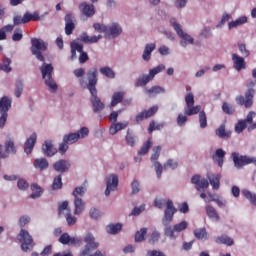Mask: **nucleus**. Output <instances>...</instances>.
<instances>
[{
  "instance_id": "f257e3e1",
  "label": "nucleus",
  "mask_w": 256,
  "mask_h": 256,
  "mask_svg": "<svg viewBox=\"0 0 256 256\" xmlns=\"http://www.w3.org/2000/svg\"><path fill=\"white\" fill-rule=\"evenodd\" d=\"M186 108L184 109V114H179L177 117V125L183 127L187 123V116L192 117V115H197L201 111V105H195V96L193 93L189 92L185 96Z\"/></svg>"
},
{
  "instance_id": "f03ea898",
  "label": "nucleus",
  "mask_w": 256,
  "mask_h": 256,
  "mask_svg": "<svg viewBox=\"0 0 256 256\" xmlns=\"http://www.w3.org/2000/svg\"><path fill=\"white\" fill-rule=\"evenodd\" d=\"M165 205L166 208L164 210L162 224L165 227H169V225H171V223L173 222V217L175 216V213H177V208H175V205H173V201L171 200H165L163 198H156L154 200V207H157V209H163Z\"/></svg>"
},
{
  "instance_id": "7ed1b4c3",
  "label": "nucleus",
  "mask_w": 256,
  "mask_h": 256,
  "mask_svg": "<svg viewBox=\"0 0 256 256\" xmlns=\"http://www.w3.org/2000/svg\"><path fill=\"white\" fill-rule=\"evenodd\" d=\"M42 73V79L45 82V85L49 87L50 91H57V83L53 80V64L43 63L40 67Z\"/></svg>"
},
{
  "instance_id": "20e7f679",
  "label": "nucleus",
  "mask_w": 256,
  "mask_h": 256,
  "mask_svg": "<svg viewBox=\"0 0 256 256\" xmlns=\"http://www.w3.org/2000/svg\"><path fill=\"white\" fill-rule=\"evenodd\" d=\"M171 25L173 29L176 31L178 37L180 38V46L183 47V49H187L189 45H195V38L191 36V34L183 31V26L179 24L178 22H171Z\"/></svg>"
},
{
  "instance_id": "39448f33",
  "label": "nucleus",
  "mask_w": 256,
  "mask_h": 256,
  "mask_svg": "<svg viewBox=\"0 0 256 256\" xmlns=\"http://www.w3.org/2000/svg\"><path fill=\"white\" fill-rule=\"evenodd\" d=\"M18 241L21 243V250L27 253L28 251H33L35 247V242L33 241V236L25 229H21L17 236Z\"/></svg>"
},
{
  "instance_id": "423d86ee",
  "label": "nucleus",
  "mask_w": 256,
  "mask_h": 256,
  "mask_svg": "<svg viewBox=\"0 0 256 256\" xmlns=\"http://www.w3.org/2000/svg\"><path fill=\"white\" fill-rule=\"evenodd\" d=\"M231 159L233 160L234 167H236V169H243L245 165H251V163H256L255 157L241 155L239 154V152H233L231 154Z\"/></svg>"
},
{
  "instance_id": "0eeeda50",
  "label": "nucleus",
  "mask_w": 256,
  "mask_h": 256,
  "mask_svg": "<svg viewBox=\"0 0 256 256\" xmlns=\"http://www.w3.org/2000/svg\"><path fill=\"white\" fill-rule=\"evenodd\" d=\"M31 52L35 55L38 61H45V57L41 54V51H47V43L41 39L32 38L31 39Z\"/></svg>"
},
{
  "instance_id": "6e6552de",
  "label": "nucleus",
  "mask_w": 256,
  "mask_h": 256,
  "mask_svg": "<svg viewBox=\"0 0 256 256\" xmlns=\"http://www.w3.org/2000/svg\"><path fill=\"white\" fill-rule=\"evenodd\" d=\"M58 214L64 215V217L66 219V223H67V225H69V227H72V225H75V223H77V217H75L71 214V208H69L68 201H64L61 204H59Z\"/></svg>"
},
{
  "instance_id": "1a4fd4ad",
  "label": "nucleus",
  "mask_w": 256,
  "mask_h": 256,
  "mask_svg": "<svg viewBox=\"0 0 256 256\" xmlns=\"http://www.w3.org/2000/svg\"><path fill=\"white\" fill-rule=\"evenodd\" d=\"M11 103L12 100L7 96L0 99V129H3V127H5V123H7V112L11 109Z\"/></svg>"
},
{
  "instance_id": "9d476101",
  "label": "nucleus",
  "mask_w": 256,
  "mask_h": 256,
  "mask_svg": "<svg viewBox=\"0 0 256 256\" xmlns=\"http://www.w3.org/2000/svg\"><path fill=\"white\" fill-rule=\"evenodd\" d=\"M189 223L187 221H182L178 224H175L173 227L168 226L165 229V236L169 237L170 239H177V233H181V231H185Z\"/></svg>"
},
{
  "instance_id": "9b49d317",
  "label": "nucleus",
  "mask_w": 256,
  "mask_h": 256,
  "mask_svg": "<svg viewBox=\"0 0 256 256\" xmlns=\"http://www.w3.org/2000/svg\"><path fill=\"white\" fill-rule=\"evenodd\" d=\"M119 186V177L115 174H111L106 179V190L105 195L109 197L111 192L117 191V187Z\"/></svg>"
},
{
  "instance_id": "f8f14e48",
  "label": "nucleus",
  "mask_w": 256,
  "mask_h": 256,
  "mask_svg": "<svg viewBox=\"0 0 256 256\" xmlns=\"http://www.w3.org/2000/svg\"><path fill=\"white\" fill-rule=\"evenodd\" d=\"M59 242L62 245H74V247H81L83 245V239L81 237H71L68 233H64L60 236Z\"/></svg>"
},
{
  "instance_id": "ddd939ff",
  "label": "nucleus",
  "mask_w": 256,
  "mask_h": 256,
  "mask_svg": "<svg viewBox=\"0 0 256 256\" xmlns=\"http://www.w3.org/2000/svg\"><path fill=\"white\" fill-rule=\"evenodd\" d=\"M255 96V90L249 89L245 93V97L243 96H238L236 97V102L238 105H244L246 109H249V107H252L253 105V97Z\"/></svg>"
},
{
  "instance_id": "4468645a",
  "label": "nucleus",
  "mask_w": 256,
  "mask_h": 256,
  "mask_svg": "<svg viewBox=\"0 0 256 256\" xmlns=\"http://www.w3.org/2000/svg\"><path fill=\"white\" fill-rule=\"evenodd\" d=\"M97 69L92 68L87 72V79H88V91L90 93L97 92V88L95 87L97 85Z\"/></svg>"
},
{
  "instance_id": "2eb2a0df",
  "label": "nucleus",
  "mask_w": 256,
  "mask_h": 256,
  "mask_svg": "<svg viewBox=\"0 0 256 256\" xmlns=\"http://www.w3.org/2000/svg\"><path fill=\"white\" fill-rule=\"evenodd\" d=\"M123 33V28L118 23H112L107 26L106 30V38L107 39H115V37H119Z\"/></svg>"
},
{
  "instance_id": "dca6fc26",
  "label": "nucleus",
  "mask_w": 256,
  "mask_h": 256,
  "mask_svg": "<svg viewBox=\"0 0 256 256\" xmlns=\"http://www.w3.org/2000/svg\"><path fill=\"white\" fill-rule=\"evenodd\" d=\"M90 94H91L90 102L93 107V112L101 113L103 109H105V104L101 101V98L97 96V92H90Z\"/></svg>"
},
{
  "instance_id": "f3484780",
  "label": "nucleus",
  "mask_w": 256,
  "mask_h": 256,
  "mask_svg": "<svg viewBox=\"0 0 256 256\" xmlns=\"http://www.w3.org/2000/svg\"><path fill=\"white\" fill-rule=\"evenodd\" d=\"M233 67L236 71H243L246 69L247 62H245V58L241 57L237 53L232 54Z\"/></svg>"
},
{
  "instance_id": "a211bd4d",
  "label": "nucleus",
  "mask_w": 256,
  "mask_h": 256,
  "mask_svg": "<svg viewBox=\"0 0 256 256\" xmlns=\"http://www.w3.org/2000/svg\"><path fill=\"white\" fill-rule=\"evenodd\" d=\"M191 183L195 185L197 191L201 189H207L209 187V181L205 178H201L199 175H195L191 178Z\"/></svg>"
},
{
  "instance_id": "6ab92c4d",
  "label": "nucleus",
  "mask_w": 256,
  "mask_h": 256,
  "mask_svg": "<svg viewBox=\"0 0 256 256\" xmlns=\"http://www.w3.org/2000/svg\"><path fill=\"white\" fill-rule=\"evenodd\" d=\"M53 168L58 173H67L71 169V162L69 160H58L53 164Z\"/></svg>"
},
{
  "instance_id": "aec40b11",
  "label": "nucleus",
  "mask_w": 256,
  "mask_h": 256,
  "mask_svg": "<svg viewBox=\"0 0 256 256\" xmlns=\"http://www.w3.org/2000/svg\"><path fill=\"white\" fill-rule=\"evenodd\" d=\"M79 9L82 15L85 17H93L95 15V6L93 4H88L87 2H82L79 5Z\"/></svg>"
},
{
  "instance_id": "412c9836",
  "label": "nucleus",
  "mask_w": 256,
  "mask_h": 256,
  "mask_svg": "<svg viewBox=\"0 0 256 256\" xmlns=\"http://www.w3.org/2000/svg\"><path fill=\"white\" fill-rule=\"evenodd\" d=\"M157 111H159L158 106H153L147 111H142L140 114L136 116V122L141 123V121H143L144 119H149V117H153L154 113H156Z\"/></svg>"
},
{
  "instance_id": "4be33fe9",
  "label": "nucleus",
  "mask_w": 256,
  "mask_h": 256,
  "mask_svg": "<svg viewBox=\"0 0 256 256\" xmlns=\"http://www.w3.org/2000/svg\"><path fill=\"white\" fill-rule=\"evenodd\" d=\"M75 31V17L72 14L65 16V33L71 35Z\"/></svg>"
},
{
  "instance_id": "5701e85b",
  "label": "nucleus",
  "mask_w": 256,
  "mask_h": 256,
  "mask_svg": "<svg viewBox=\"0 0 256 256\" xmlns=\"http://www.w3.org/2000/svg\"><path fill=\"white\" fill-rule=\"evenodd\" d=\"M37 143V134L33 133L24 144V152L26 155H30L33 152V147Z\"/></svg>"
},
{
  "instance_id": "b1692460",
  "label": "nucleus",
  "mask_w": 256,
  "mask_h": 256,
  "mask_svg": "<svg viewBox=\"0 0 256 256\" xmlns=\"http://www.w3.org/2000/svg\"><path fill=\"white\" fill-rule=\"evenodd\" d=\"M37 143V134L33 133L24 144V152L26 155H30L33 152V147Z\"/></svg>"
},
{
  "instance_id": "393cba45",
  "label": "nucleus",
  "mask_w": 256,
  "mask_h": 256,
  "mask_svg": "<svg viewBox=\"0 0 256 256\" xmlns=\"http://www.w3.org/2000/svg\"><path fill=\"white\" fill-rule=\"evenodd\" d=\"M42 151L47 157H53V155L57 153V149L55 146H53V142L49 140L45 141V143L42 145Z\"/></svg>"
},
{
  "instance_id": "a878e982",
  "label": "nucleus",
  "mask_w": 256,
  "mask_h": 256,
  "mask_svg": "<svg viewBox=\"0 0 256 256\" xmlns=\"http://www.w3.org/2000/svg\"><path fill=\"white\" fill-rule=\"evenodd\" d=\"M155 49H157L155 43L146 44L142 54L143 61H151V53H153Z\"/></svg>"
},
{
  "instance_id": "bb28decb",
  "label": "nucleus",
  "mask_w": 256,
  "mask_h": 256,
  "mask_svg": "<svg viewBox=\"0 0 256 256\" xmlns=\"http://www.w3.org/2000/svg\"><path fill=\"white\" fill-rule=\"evenodd\" d=\"M128 126V121L114 123L110 126V135H116L118 131H123V129H127Z\"/></svg>"
},
{
  "instance_id": "cd10ccee",
  "label": "nucleus",
  "mask_w": 256,
  "mask_h": 256,
  "mask_svg": "<svg viewBox=\"0 0 256 256\" xmlns=\"http://www.w3.org/2000/svg\"><path fill=\"white\" fill-rule=\"evenodd\" d=\"M225 155H227V153L225 152V150L219 148V149L216 150L215 154L212 156V159H213V161H215L216 163H218V165H219L220 167H223Z\"/></svg>"
},
{
  "instance_id": "c85d7f7f",
  "label": "nucleus",
  "mask_w": 256,
  "mask_h": 256,
  "mask_svg": "<svg viewBox=\"0 0 256 256\" xmlns=\"http://www.w3.org/2000/svg\"><path fill=\"white\" fill-rule=\"evenodd\" d=\"M85 211V201L81 198H74V215H81Z\"/></svg>"
},
{
  "instance_id": "c756f323",
  "label": "nucleus",
  "mask_w": 256,
  "mask_h": 256,
  "mask_svg": "<svg viewBox=\"0 0 256 256\" xmlns=\"http://www.w3.org/2000/svg\"><path fill=\"white\" fill-rule=\"evenodd\" d=\"M100 39H103L102 35L89 36L87 35V33H83L82 35H80V40L83 41V43L87 44L99 43Z\"/></svg>"
},
{
  "instance_id": "7c9ffc66",
  "label": "nucleus",
  "mask_w": 256,
  "mask_h": 256,
  "mask_svg": "<svg viewBox=\"0 0 256 256\" xmlns=\"http://www.w3.org/2000/svg\"><path fill=\"white\" fill-rule=\"evenodd\" d=\"M33 166L35 169L45 171V169H49V161H47L45 158H37L34 160Z\"/></svg>"
},
{
  "instance_id": "2f4dec72",
  "label": "nucleus",
  "mask_w": 256,
  "mask_h": 256,
  "mask_svg": "<svg viewBox=\"0 0 256 256\" xmlns=\"http://www.w3.org/2000/svg\"><path fill=\"white\" fill-rule=\"evenodd\" d=\"M153 75L151 74V72H149V74H144L142 76H140L138 78V80L136 81L135 86L136 87H145V85H147V83H149V81H153Z\"/></svg>"
},
{
  "instance_id": "473e14b6",
  "label": "nucleus",
  "mask_w": 256,
  "mask_h": 256,
  "mask_svg": "<svg viewBox=\"0 0 256 256\" xmlns=\"http://www.w3.org/2000/svg\"><path fill=\"white\" fill-rule=\"evenodd\" d=\"M84 242L86 243V247H90V249H97L99 247V243L95 242V236L92 233L85 235Z\"/></svg>"
},
{
  "instance_id": "72a5a7b5",
  "label": "nucleus",
  "mask_w": 256,
  "mask_h": 256,
  "mask_svg": "<svg viewBox=\"0 0 256 256\" xmlns=\"http://www.w3.org/2000/svg\"><path fill=\"white\" fill-rule=\"evenodd\" d=\"M207 179L210 181V185L213 189H219L221 185V174L207 175Z\"/></svg>"
},
{
  "instance_id": "f704fd0d",
  "label": "nucleus",
  "mask_w": 256,
  "mask_h": 256,
  "mask_svg": "<svg viewBox=\"0 0 256 256\" xmlns=\"http://www.w3.org/2000/svg\"><path fill=\"white\" fill-rule=\"evenodd\" d=\"M77 51L81 53L83 51V44H79L76 41L71 42V59L72 61L77 59Z\"/></svg>"
},
{
  "instance_id": "c9c22d12",
  "label": "nucleus",
  "mask_w": 256,
  "mask_h": 256,
  "mask_svg": "<svg viewBox=\"0 0 256 256\" xmlns=\"http://www.w3.org/2000/svg\"><path fill=\"white\" fill-rule=\"evenodd\" d=\"M205 209L209 219H212L213 221H219V214L217 213V210L213 206L206 205Z\"/></svg>"
},
{
  "instance_id": "e433bc0d",
  "label": "nucleus",
  "mask_w": 256,
  "mask_h": 256,
  "mask_svg": "<svg viewBox=\"0 0 256 256\" xmlns=\"http://www.w3.org/2000/svg\"><path fill=\"white\" fill-rule=\"evenodd\" d=\"M216 135L220 139H229L231 137V131L225 130V124H222L216 129Z\"/></svg>"
},
{
  "instance_id": "4c0bfd02",
  "label": "nucleus",
  "mask_w": 256,
  "mask_h": 256,
  "mask_svg": "<svg viewBox=\"0 0 256 256\" xmlns=\"http://www.w3.org/2000/svg\"><path fill=\"white\" fill-rule=\"evenodd\" d=\"M247 23V16H241L240 18L229 22V29H235L236 27H241V25H245Z\"/></svg>"
},
{
  "instance_id": "58836bf2",
  "label": "nucleus",
  "mask_w": 256,
  "mask_h": 256,
  "mask_svg": "<svg viewBox=\"0 0 256 256\" xmlns=\"http://www.w3.org/2000/svg\"><path fill=\"white\" fill-rule=\"evenodd\" d=\"M123 97H125V92H114L111 100V107H115V105H119L121 101H123Z\"/></svg>"
},
{
  "instance_id": "ea45409f",
  "label": "nucleus",
  "mask_w": 256,
  "mask_h": 256,
  "mask_svg": "<svg viewBox=\"0 0 256 256\" xmlns=\"http://www.w3.org/2000/svg\"><path fill=\"white\" fill-rule=\"evenodd\" d=\"M146 95H149V97H155V95H159V93H165V90L163 87L160 86H154L150 89H145L144 91Z\"/></svg>"
},
{
  "instance_id": "a19ab883",
  "label": "nucleus",
  "mask_w": 256,
  "mask_h": 256,
  "mask_svg": "<svg viewBox=\"0 0 256 256\" xmlns=\"http://www.w3.org/2000/svg\"><path fill=\"white\" fill-rule=\"evenodd\" d=\"M63 141H64V143H67L68 145H73L74 143H77V141H79V138H78L77 134L74 132V133H69V134L64 135Z\"/></svg>"
},
{
  "instance_id": "79ce46f5",
  "label": "nucleus",
  "mask_w": 256,
  "mask_h": 256,
  "mask_svg": "<svg viewBox=\"0 0 256 256\" xmlns=\"http://www.w3.org/2000/svg\"><path fill=\"white\" fill-rule=\"evenodd\" d=\"M85 193H87V187L86 186H78L74 189V191L72 192V195H73L74 199H81V197H83V195H85Z\"/></svg>"
},
{
  "instance_id": "37998d69",
  "label": "nucleus",
  "mask_w": 256,
  "mask_h": 256,
  "mask_svg": "<svg viewBox=\"0 0 256 256\" xmlns=\"http://www.w3.org/2000/svg\"><path fill=\"white\" fill-rule=\"evenodd\" d=\"M215 241L216 243H222V245H227L228 247H231V245L234 243L232 238L226 235L217 237Z\"/></svg>"
},
{
  "instance_id": "c03bdc74",
  "label": "nucleus",
  "mask_w": 256,
  "mask_h": 256,
  "mask_svg": "<svg viewBox=\"0 0 256 256\" xmlns=\"http://www.w3.org/2000/svg\"><path fill=\"white\" fill-rule=\"evenodd\" d=\"M123 225L121 224H110L106 227V231L107 233H109L110 235H117V233L119 231H121Z\"/></svg>"
},
{
  "instance_id": "a18cd8bd",
  "label": "nucleus",
  "mask_w": 256,
  "mask_h": 256,
  "mask_svg": "<svg viewBox=\"0 0 256 256\" xmlns=\"http://www.w3.org/2000/svg\"><path fill=\"white\" fill-rule=\"evenodd\" d=\"M194 235L196 239H209L207 235V230L205 228H198L194 230Z\"/></svg>"
},
{
  "instance_id": "49530a36",
  "label": "nucleus",
  "mask_w": 256,
  "mask_h": 256,
  "mask_svg": "<svg viewBox=\"0 0 256 256\" xmlns=\"http://www.w3.org/2000/svg\"><path fill=\"white\" fill-rule=\"evenodd\" d=\"M153 147V142H151V139H148L138 152V155H147L149 153V150Z\"/></svg>"
},
{
  "instance_id": "de8ad7c7",
  "label": "nucleus",
  "mask_w": 256,
  "mask_h": 256,
  "mask_svg": "<svg viewBox=\"0 0 256 256\" xmlns=\"http://www.w3.org/2000/svg\"><path fill=\"white\" fill-rule=\"evenodd\" d=\"M242 194L246 199H248V201H250V203H252V205H256V194L247 189L242 190Z\"/></svg>"
},
{
  "instance_id": "09e8293b",
  "label": "nucleus",
  "mask_w": 256,
  "mask_h": 256,
  "mask_svg": "<svg viewBox=\"0 0 256 256\" xmlns=\"http://www.w3.org/2000/svg\"><path fill=\"white\" fill-rule=\"evenodd\" d=\"M145 235H147V228H141L140 231H137L135 234L136 243H141V241H145Z\"/></svg>"
},
{
  "instance_id": "8fccbe9b",
  "label": "nucleus",
  "mask_w": 256,
  "mask_h": 256,
  "mask_svg": "<svg viewBox=\"0 0 256 256\" xmlns=\"http://www.w3.org/2000/svg\"><path fill=\"white\" fill-rule=\"evenodd\" d=\"M75 134L78 137V140L85 139L89 137V128L84 126L80 128L78 131H76Z\"/></svg>"
},
{
  "instance_id": "3c124183",
  "label": "nucleus",
  "mask_w": 256,
  "mask_h": 256,
  "mask_svg": "<svg viewBox=\"0 0 256 256\" xmlns=\"http://www.w3.org/2000/svg\"><path fill=\"white\" fill-rule=\"evenodd\" d=\"M100 73L108 77V79H115V72L109 67L100 68Z\"/></svg>"
},
{
  "instance_id": "603ef678",
  "label": "nucleus",
  "mask_w": 256,
  "mask_h": 256,
  "mask_svg": "<svg viewBox=\"0 0 256 256\" xmlns=\"http://www.w3.org/2000/svg\"><path fill=\"white\" fill-rule=\"evenodd\" d=\"M9 65H11V59L5 58L2 64H0V71H4V73H11Z\"/></svg>"
},
{
  "instance_id": "864d4df0",
  "label": "nucleus",
  "mask_w": 256,
  "mask_h": 256,
  "mask_svg": "<svg viewBox=\"0 0 256 256\" xmlns=\"http://www.w3.org/2000/svg\"><path fill=\"white\" fill-rule=\"evenodd\" d=\"M222 111L223 113H226V115H233V113H235V107L227 102H224L222 105Z\"/></svg>"
},
{
  "instance_id": "5fc2aeb1",
  "label": "nucleus",
  "mask_w": 256,
  "mask_h": 256,
  "mask_svg": "<svg viewBox=\"0 0 256 256\" xmlns=\"http://www.w3.org/2000/svg\"><path fill=\"white\" fill-rule=\"evenodd\" d=\"M199 123L201 129H205L207 127V114H205V111L199 112Z\"/></svg>"
},
{
  "instance_id": "6e6d98bb",
  "label": "nucleus",
  "mask_w": 256,
  "mask_h": 256,
  "mask_svg": "<svg viewBox=\"0 0 256 256\" xmlns=\"http://www.w3.org/2000/svg\"><path fill=\"white\" fill-rule=\"evenodd\" d=\"M13 23H14V26L15 25H21L22 23L23 24L29 23V20L27 19L26 14H24L23 17H21V16H14Z\"/></svg>"
},
{
  "instance_id": "4d7b16f0",
  "label": "nucleus",
  "mask_w": 256,
  "mask_h": 256,
  "mask_svg": "<svg viewBox=\"0 0 256 256\" xmlns=\"http://www.w3.org/2000/svg\"><path fill=\"white\" fill-rule=\"evenodd\" d=\"M162 71H165V65L160 64L153 69L149 70L152 77L155 79V75H159V73H162Z\"/></svg>"
},
{
  "instance_id": "13d9d810",
  "label": "nucleus",
  "mask_w": 256,
  "mask_h": 256,
  "mask_svg": "<svg viewBox=\"0 0 256 256\" xmlns=\"http://www.w3.org/2000/svg\"><path fill=\"white\" fill-rule=\"evenodd\" d=\"M31 189L32 191H36L30 195L31 199H38V197H41V187H38L37 184H32Z\"/></svg>"
},
{
  "instance_id": "bf43d9fd",
  "label": "nucleus",
  "mask_w": 256,
  "mask_h": 256,
  "mask_svg": "<svg viewBox=\"0 0 256 256\" xmlns=\"http://www.w3.org/2000/svg\"><path fill=\"white\" fill-rule=\"evenodd\" d=\"M159 155H161V146H156L153 148V154L151 155L152 163H155L159 159Z\"/></svg>"
},
{
  "instance_id": "052dcab7",
  "label": "nucleus",
  "mask_w": 256,
  "mask_h": 256,
  "mask_svg": "<svg viewBox=\"0 0 256 256\" xmlns=\"http://www.w3.org/2000/svg\"><path fill=\"white\" fill-rule=\"evenodd\" d=\"M238 49L242 57H249V55H251V52L247 49V46L244 43L238 44Z\"/></svg>"
},
{
  "instance_id": "680f3d73",
  "label": "nucleus",
  "mask_w": 256,
  "mask_h": 256,
  "mask_svg": "<svg viewBox=\"0 0 256 256\" xmlns=\"http://www.w3.org/2000/svg\"><path fill=\"white\" fill-rule=\"evenodd\" d=\"M247 128V123L244 120L238 121L235 126L236 133H243V130Z\"/></svg>"
},
{
  "instance_id": "e2e57ef3",
  "label": "nucleus",
  "mask_w": 256,
  "mask_h": 256,
  "mask_svg": "<svg viewBox=\"0 0 256 256\" xmlns=\"http://www.w3.org/2000/svg\"><path fill=\"white\" fill-rule=\"evenodd\" d=\"M93 27L95 31H97V33H105V37H107V26L103 24L95 23Z\"/></svg>"
},
{
  "instance_id": "0e129e2a",
  "label": "nucleus",
  "mask_w": 256,
  "mask_h": 256,
  "mask_svg": "<svg viewBox=\"0 0 256 256\" xmlns=\"http://www.w3.org/2000/svg\"><path fill=\"white\" fill-rule=\"evenodd\" d=\"M131 189H132V195H137V193L141 191V185L139 184V181L133 180L131 183Z\"/></svg>"
},
{
  "instance_id": "69168bd1",
  "label": "nucleus",
  "mask_w": 256,
  "mask_h": 256,
  "mask_svg": "<svg viewBox=\"0 0 256 256\" xmlns=\"http://www.w3.org/2000/svg\"><path fill=\"white\" fill-rule=\"evenodd\" d=\"M63 187V182L61 181V175L57 176L52 184V189L57 190Z\"/></svg>"
},
{
  "instance_id": "338daca9",
  "label": "nucleus",
  "mask_w": 256,
  "mask_h": 256,
  "mask_svg": "<svg viewBox=\"0 0 256 256\" xmlns=\"http://www.w3.org/2000/svg\"><path fill=\"white\" fill-rule=\"evenodd\" d=\"M12 39L14 41H21L23 39V30H21L19 28L14 30V33L12 35Z\"/></svg>"
},
{
  "instance_id": "774afa93",
  "label": "nucleus",
  "mask_w": 256,
  "mask_h": 256,
  "mask_svg": "<svg viewBox=\"0 0 256 256\" xmlns=\"http://www.w3.org/2000/svg\"><path fill=\"white\" fill-rule=\"evenodd\" d=\"M178 165L177 161L170 159L164 164V169H177Z\"/></svg>"
}]
</instances>
